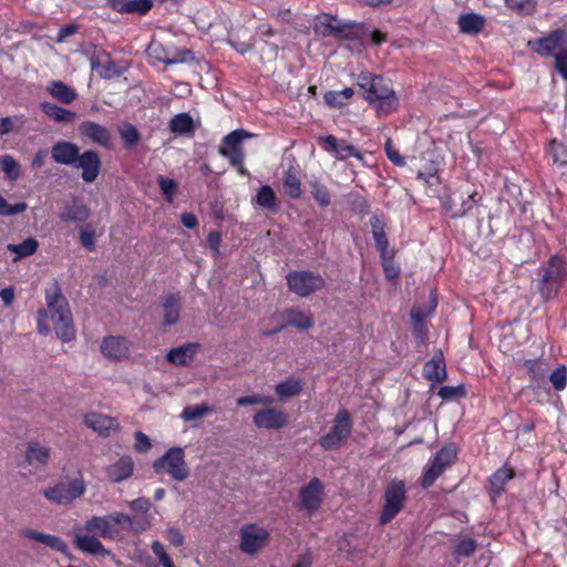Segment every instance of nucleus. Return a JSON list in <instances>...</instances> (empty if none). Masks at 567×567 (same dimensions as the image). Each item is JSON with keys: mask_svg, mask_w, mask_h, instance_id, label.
Instances as JSON below:
<instances>
[{"mask_svg": "<svg viewBox=\"0 0 567 567\" xmlns=\"http://www.w3.org/2000/svg\"><path fill=\"white\" fill-rule=\"evenodd\" d=\"M252 422L258 429L279 430L288 424V416L284 411L268 406L257 411Z\"/></svg>", "mask_w": 567, "mask_h": 567, "instance_id": "obj_16", "label": "nucleus"}, {"mask_svg": "<svg viewBox=\"0 0 567 567\" xmlns=\"http://www.w3.org/2000/svg\"><path fill=\"white\" fill-rule=\"evenodd\" d=\"M157 182L161 190L171 202L177 193V183L174 179L165 177L163 175H159L157 177Z\"/></svg>", "mask_w": 567, "mask_h": 567, "instance_id": "obj_51", "label": "nucleus"}, {"mask_svg": "<svg viewBox=\"0 0 567 567\" xmlns=\"http://www.w3.org/2000/svg\"><path fill=\"white\" fill-rule=\"evenodd\" d=\"M524 368L526 369L530 379L537 384L543 382L549 372L548 364L543 360H525Z\"/></svg>", "mask_w": 567, "mask_h": 567, "instance_id": "obj_37", "label": "nucleus"}, {"mask_svg": "<svg viewBox=\"0 0 567 567\" xmlns=\"http://www.w3.org/2000/svg\"><path fill=\"white\" fill-rule=\"evenodd\" d=\"M219 154L229 159L231 165H240L245 159V152L243 148H230L226 146H219Z\"/></svg>", "mask_w": 567, "mask_h": 567, "instance_id": "obj_49", "label": "nucleus"}, {"mask_svg": "<svg viewBox=\"0 0 567 567\" xmlns=\"http://www.w3.org/2000/svg\"><path fill=\"white\" fill-rule=\"evenodd\" d=\"M52 97L64 104H71L76 97V92L62 81H51L47 86Z\"/></svg>", "mask_w": 567, "mask_h": 567, "instance_id": "obj_29", "label": "nucleus"}, {"mask_svg": "<svg viewBox=\"0 0 567 567\" xmlns=\"http://www.w3.org/2000/svg\"><path fill=\"white\" fill-rule=\"evenodd\" d=\"M465 195L466 197L461 202L460 207H457V199H462L460 192L452 193L445 200L444 206L453 217H461L475 206L476 200L474 197L476 193L466 192Z\"/></svg>", "mask_w": 567, "mask_h": 567, "instance_id": "obj_23", "label": "nucleus"}, {"mask_svg": "<svg viewBox=\"0 0 567 567\" xmlns=\"http://www.w3.org/2000/svg\"><path fill=\"white\" fill-rule=\"evenodd\" d=\"M477 545L476 542L472 538L465 537L460 540L456 546L455 554L463 557H470L476 550Z\"/></svg>", "mask_w": 567, "mask_h": 567, "instance_id": "obj_56", "label": "nucleus"}, {"mask_svg": "<svg viewBox=\"0 0 567 567\" xmlns=\"http://www.w3.org/2000/svg\"><path fill=\"white\" fill-rule=\"evenodd\" d=\"M40 107L47 116L58 123H71L75 118L74 112L60 107L50 102L41 103Z\"/></svg>", "mask_w": 567, "mask_h": 567, "instance_id": "obj_31", "label": "nucleus"}, {"mask_svg": "<svg viewBox=\"0 0 567 567\" xmlns=\"http://www.w3.org/2000/svg\"><path fill=\"white\" fill-rule=\"evenodd\" d=\"M101 351L112 360H121L128 353V341L123 337H107L101 343Z\"/></svg>", "mask_w": 567, "mask_h": 567, "instance_id": "obj_24", "label": "nucleus"}, {"mask_svg": "<svg viewBox=\"0 0 567 567\" xmlns=\"http://www.w3.org/2000/svg\"><path fill=\"white\" fill-rule=\"evenodd\" d=\"M555 69L567 80V48L558 51L555 55Z\"/></svg>", "mask_w": 567, "mask_h": 567, "instance_id": "obj_60", "label": "nucleus"}, {"mask_svg": "<svg viewBox=\"0 0 567 567\" xmlns=\"http://www.w3.org/2000/svg\"><path fill=\"white\" fill-rule=\"evenodd\" d=\"M23 535L30 539H33L41 544H44L48 547H50L51 549H54L56 551H60L63 554L68 551L66 543L58 536L44 534V533L37 532L33 529H28V530L23 532Z\"/></svg>", "mask_w": 567, "mask_h": 567, "instance_id": "obj_28", "label": "nucleus"}, {"mask_svg": "<svg viewBox=\"0 0 567 567\" xmlns=\"http://www.w3.org/2000/svg\"><path fill=\"white\" fill-rule=\"evenodd\" d=\"M39 247V243L35 238H28L20 244H9L7 249L16 254L14 261L33 255Z\"/></svg>", "mask_w": 567, "mask_h": 567, "instance_id": "obj_38", "label": "nucleus"}, {"mask_svg": "<svg viewBox=\"0 0 567 567\" xmlns=\"http://www.w3.org/2000/svg\"><path fill=\"white\" fill-rule=\"evenodd\" d=\"M354 91L351 87H346L341 91H329L324 94V102L333 107H340L347 100L352 97Z\"/></svg>", "mask_w": 567, "mask_h": 567, "instance_id": "obj_42", "label": "nucleus"}, {"mask_svg": "<svg viewBox=\"0 0 567 567\" xmlns=\"http://www.w3.org/2000/svg\"><path fill=\"white\" fill-rule=\"evenodd\" d=\"M86 492V484L82 475L62 481L52 487L44 489V497L59 505H68L74 499L81 498Z\"/></svg>", "mask_w": 567, "mask_h": 567, "instance_id": "obj_6", "label": "nucleus"}, {"mask_svg": "<svg viewBox=\"0 0 567 567\" xmlns=\"http://www.w3.org/2000/svg\"><path fill=\"white\" fill-rule=\"evenodd\" d=\"M182 299L177 295H168L163 302V323L174 326L179 320Z\"/></svg>", "mask_w": 567, "mask_h": 567, "instance_id": "obj_27", "label": "nucleus"}, {"mask_svg": "<svg viewBox=\"0 0 567 567\" xmlns=\"http://www.w3.org/2000/svg\"><path fill=\"white\" fill-rule=\"evenodd\" d=\"M370 223L375 245L380 250L384 251L388 247V240L383 230V226L381 225L379 218L375 216L371 218Z\"/></svg>", "mask_w": 567, "mask_h": 567, "instance_id": "obj_48", "label": "nucleus"}, {"mask_svg": "<svg viewBox=\"0 0 567 567\" xmlns=\"http://www.w3.org/2000/svg\"><path fill=\"white\" fill-rule=\"evenodd\" d=\"M300 390H301L300 382L295 379H289V380L282 381L276 385V393L280 398H285V399H288V398H291V396L298 394L300 392Z\"/></svg>", "mask_w": 567, "mask_h": 567, "instance_id": "obj_46", "label": "nucleus"}, {"mask_svg": "<svg viewBox=\"0 0 567 567\" xmlns=\"http://www.w3.org/2000/svg\"><path fill=\"white\" fill-rule=\"evenodd\" d=\"M236 403L239 406H245V405H250V404H261L265 406H270L274 403V399L268 395L256 394V395H247V396L238 398L236 400Z\"/></svg>", "mask_w": 567, "mask_h": 567, "instance_id": "obj_50", "label": "nucleus"}, {"mask_svg": "<svg viewBox=\"0 0 567 567\" xmlns=\"http://www.w3.org/2000/svg\"><path fill=\"white\" fill-rule=\"evenodd\" d=\"M252 136L254 135L251 133L243 128L235 130L223 138L220 146H226L230 148H243V142Z\"/></svg>", "mask_w": 567, "mask_h": 567, "instance_id": "obj_43", "label": "nucleus"}, {"mask_svg": "<svg viewBox=\"0 0 567 567\" xmlns=\"http://www.w3.org/2000/svg\"><path fill=\"white\" fill-rule=\"evenodd\" d=\"M169 130L175 134H193L195 132L193 117L188 113L176 114L169 121Z\"/></svg>", "mask_w": 567, "mask_h": 567, "instance_id": "obj_35", "label": "nucleus"}, {"mask_svg": "<svg viewBox=\"0 0 567 567\" xmlns=\"http://www.w3.org/2000/svg\"><path fill=\"white\" fill-rule=\"evenodd\" d=\"M79 132L82 136L104 148H111L112 146L110 131L99 123L92 121L82 122L79 126Z\"/></svg>", "mask_w": 567, "mask_h": 567, "instance_id": "obj_19", "label": "nucleus"}, {"mask_svg": "<svg viewBox=\"0 0 567 567\" xmlns=\"http://www.w3.org/2000/svg\"><path fill=\"white\" fill-rule=\"evenodd\" d=\"M212 411H213L212 408L206 403L196 404V405H187L183 409V411L181 413V417L184 421H195V420H199V419L204 417Z\"/></svg>", "mask_w": 567, "mask_h": 567, "instance_id": "obj_41", "label": "nucleus"}, {"mask_svg": "<svg viewBox=\"0 0 567 567\" xmlns=\"http://www.w3.org/2000/svg\"><path fill=\"white\" fill-rule=\"evenodd\" d=\"M566 275V264L558 256H553L548 264L539 269L535 287L543 300L547 301L557 296Z\"/></svg>", "mask_w": 567, "mask_h": 567, "instance_id": "obj_3", "label": "nucleus"}, {"mask_svg": "<svg viewBox=\"0 0 567 567\" xmlns=\"http://www.w3.org/2000/svg\"><path fill=\"white\" fill-rule=\"evenodd\" d=\"M549 380H550L553 386L557 391L564 390L565 386H566V381H567V370H566V368L564 365L557 368L555 371H553L549 374Z\"/></svg>", "mask_w": 567, "mask_h": 567, "instance_id": "obj_54", "label": "nucleus"}, {"mask_svg": "<svg viewBox=\"0 0 567 567\" xmlns=\"http://www.w3.org/2000/svg\"><path fill=\"white\" fill-rule=\"evenodd\" d=\"M256 203L265 209L276 210L277 199L274 189L269 185L261 186L256 195Z\"/></svg>", "mask_w": 567, "mask_h": 567, "instance_id": "obj_39", "label": "nucleus"}, {"mask_svg": "<svg viewBox=\"0 0 567 567\" xmlns=\"http://www.w3.org/2000/svg\"><path fill=\"white\" fill-rule=\"evenodd\" d=\"M85 426L101 436H110L112 431H118L120 424L113 417L99 412H89L84 415Z\"/></svg>", "mask_w": 567, "mask_h": 567, "instance_id": "obj_18", "label": "nucleus"}, {"mask_svg": "<svg viewBox=\"0 0 567 567\" xmlns=\"http://www.w3.org/2000/svg\"><path fill=\"white\" fill-rule=\"evenodd\" d=\"M484 23V18L476 13L462 14L458 18L461 31L467 34H477L483 29Z\"/></svg>", "mask_w": 567, "mask_h": 567, "instance_id": "obj_33", "label": "nucleus"}, {"mask_svg": "<svg viewBox=\"0 0 567 567\" xmlns=\"http://www.w3.org/2000/svg\"><path fill=\"white\" fill-rule=\"evenodd\" d=\"M310 192L315 200L322 207L330 205V194L327 187L318 182L310 183Z\"/></svg>", "mask_w": 567, "mask_h": 567, "instance_id": "obj_47", "label": "nucleus"}, {"mask_svg": "<svg viewBox=\"0 0 567 567\" xmlns=\"http://www.w3.org/2000/svg\"><path fill=\"white\" fill-rule=\"evenodd\" d=\"M358 85L364 91V99L375 105L380 115H388L396 109L398 97L389 80L362 73L358 78Z\"/></svg>", "mask_w": 567, "mask_h": 567, "instance_id": "obj_2", "label": "nucleus"}, {"mask_svg": "<svg viewBox=\"0 0 567 567\" xmlns=\"http://www.w3.org/2000/svg\"><path fill=\"white\" fill-rule=\"evenodd\" d=\"M134 439H135V443H134L135 451H137L140 453H146L151 450L152 443H151L150 437L146 434L138 431L134 434Z\"/></svg>", "mask_w": 567, "mask_h": 567, "instance_id": "obj_62", "label": "nucleus"}, {"mask_svg": "<svg viewBox=\"0 0 567 567\" xmlns=\"http://www.w3.org/2000/svg\"><path fill=\"white\" fill-rule=\"evenodd\" d=\"M89 217V209L80 202H73L71 205L64 207L60 214V218L63 221H84Z\"/></svg>", "mask_w": 567, "mask_h": 567, "instance_id": "obj_34", "label": "nucleus"}, {"mask_svg": "<svg viewBox=\"0 0 567 567\" xmlns=\"http://www.w3.org/2000/svg\"><path fill=\"white\" fill-rule=\"evenodd\" d=\"M198 348L197 343H187L174 348L167 353V360L175 365H186L194 359Z\"/></svg>", "mask_w": 567, "mask_h": 567, "instance_id": "obj_26", "label": "nucleus"}, {"mask_svg": "<svg viewBox=\"0 0 567 567\" xmlns=\"http://www.w3.org/2000/svg\"><path fill=\"white\" fill-rule=\"evenodd\" d=\"M146 52L152 59L171 65V52L161 42L152 40Z\"/></svg>", "mask_w": 567, "mask_h": 567, "instance_id": "obj_40", "label": "nucleus"}, {"mask_svg": "<svg viewBox=\"0 0 567 567\" xmlns=\"http://www.w3.org/2000/svg\"><path fill=\"white\" fill-rule=\"evenodd\" d=\"M384 151L388 158L396 166H404L405 159L400 155L399 151L394 147L392 141L390 138L386 140L384 144Z\"/></svg>", "mask_w": 567, "mask_h": 567, "instance_id": "obj_58", "label": "nucleus"}, {"mask_svg": "<svg viewBox=\"0 0 567 567\" xmlns=\"http://www.w3.org/2000/svg\"><path fill=\"white\" fill-rule=\"evenodd\" d=\"M315 32L321 37H330L341 32V28L338 24L336 18L323 14L318 17L317 22L315 24Z\"/></svg>", "mask_w": 567, "mask_h": 567, "instance_id": "obj_36", "label": "nucleus"}, {"mask_svg": "<svg viewBox=\"0 0 567 567\" xmlns=\"http://www.w3.org/2000/svg\"><path fill=\"white\" fill-rule=\"evenodd\" d=\"M106 476L112 483H121L134 473V461L130 455L121 456L105 468Z\"/></svg>", "mask_w": 567, "mask_h": 567, "instance_id": "obj_21", "label": "nucleus"}, {"mask_svg": "<svg viewBox=\"0 0 567 567\" xmlns=\"http://www.w3.org/2000/svg\"><path fill=\"white\" fill-rule=\"evenodd\" d=\"M567 33L563 29L554 30L548 37L538 39L530 43L533 49L540 55H555L558 51L565 49Z\"/></svg>", "mask_w": 567, "mask_h": 567, "instance_id": "obj_17", "label": "nucleus"}, {"mask_svg": "<svg viewBox=\"0 0 567 567\" xmlns=\"http://www.w3.org/2000/svg\"><path fill=\"white\" fill-rule=\"evenodd\" d=\"M152 503L146 497H138L130 502V507L134 512L147 513L151 509Z\"/></svg>", "mask_w": 567, "mask_h": 567, "instance_id": "obj_64", "label": "nucleus"}, {"mask_svg": "<svg viewBox=\"0 0 567 567\" xmlns=\"http://www.w3.org/2000/svg\"><path fill=\"white\" fill-rule=\"evenodd\" d=\"M171 65L186 63L194 59L192 51L187 49L171 53Z\"/></svg>", "mask_w": 567, "mask_h": 567, "instance_id": "obj_63", "label": "nucleus"}, {"mask_svg": "<svg viewBox=\"0 0 567 567\" xmlns=\"http://www.w3.org/2000/svg\"><path fill=\"white\" fill-rule=\"evenodd\" d=\"M131 525V516L121 512H113L104 516H92L85 522L84 530L113 540L120 536V528L123 529L124 526Z\"/></svg>", "mask_w": 567, "mask_h": 567, "instance_id": "obj_4", "label": "nucleus"}, {"mask_svg": "<svg viewBox=\"0 0 567 567\" xmlns=\"http://www.w3.org/2000/svg\"><path fill=\"white\" fill-rule=\"evenodd\" d=\"M51 456V449L38 442H29L25 450V461L31 466H45Z\"/></svg>", "mask_w": 567, "mask_h": 567, "instance_id": "obj_25", "label": "nucleus"}, {"mask_svg": "<svg viewBox=\"0 0 567 567\" xmlns=\"http://www.w3.org/2000/svg\"><path fill=\"white\" fill-rule=\"evenodd\" d=\"M45 302L50 318L54 324L56 337L63 342L73 340L75 329L72 313L56 282H53L45 289Z\"/></svg>", "mask_w": 567, "mask_h": 567, "instance_id": "obj_1", "label": "nucleus"}, {"mask_svg": "<svg viewBox=\"0 0 567 567\" xmlns=\"http://www.w3.org/2000/svg\"><path fill=\"white\" fill-rule=\"evenodd\" d=\"M289 290L299 297H308L311 293L322 290L326 286L323 277L310 270L290 271L286 276Z\"/></svg>", "mask_w": 567, "mask_h": 567, "instance_id": "obj_7", "label": "nucleus"}, {"mask_svg": "<svg viewBox=\"0 0 567 567\" xmlns=\"http://www.w3.org/2000/svg\"><path fill=\"white\" fill-rule=\"evenodd\" d=\"M351 432L352 421L350 414L347 410L342 409L336 414L329 432L319 440V444L326 451L339 450L348 442Z\"/></svg>", "mask_w": 567, "mask_h": 567, "instance_id": "obj_5", "label": "nucleus"}, {"mask_svg": "<svg viewBox=\"0 0 567 567\" xmlns=\"http://www.w3.org/2000/svg\"><path fill=\"white\" fill-rule=\"evenodd\" d=\"M79 153V146L68 141L56 142L51 147L52 159L58 164L71 167L75 165V161L78 159Z\"/></svg>", "mask_w": 567, "mask_h": 567, "instance_id": "obj_20", "label": "nucleus"}, {"mask_svg": "<svg viewBox=\"0 0 567 567\" xmlns=\"http://www.w3.org/2000/svg\"><path fill=\"white\" fill-rule=\"evenodd\" d=\"M278 317L284 320V323L270 331H264L266 337L272 336L282 331L286 327H293L300 331L310 329L315 324L313 315L309 310H300L298 308H288L278 313Z\"/></svg>", "mask_w": 567, "mask_h": 567, "instance_id": "obj_11", "label": "nucleus"}, {"mask_svg": "<svg viewBox=\"0 0 567 567\" xmlns=\"http://www.w3.org/2000/svg\"><path fill=\"white\" fill-rule=\"evenodd\" d=\"M454 457L455 451L452 447H443L439 451L423 473L421 480L422 487L427 488L433 485L436 478L445 471L446 466L453 462Z\"/></svg>", "mask_w": 567, "mask_h": 567, "instance_id": "obj_13", "label": "nucleus"}, {"mask_svg": "<svg viewBox=\"0 0 567 567\" xmlns=\"http://www.w3.org/2000/svg\"><path fill=\"white\" fill-rule=\"evenodd\" d=\"M118 133L126 147L128 148L135 146L141 140L140 132L131 123H123L118 128Z\"/></svg>", "mask_w": 567, "mask_h": 567, "instance_id": "obj_45", "label": "nucleus"}, {"mask_svg": "<svg viewBox=\"0 0 567 567\" xmlns=\"http://www.w3.org/2000/svg\"><path fill=\"white\" fill-rule=\"evenodd\" d=\"M28 208L25 203L9 204L3 196L0 195V215L12 216L23 213Z\"/></svg>", "mask_w": 567, "mask_h": 567, "instance_id": "obj_52", "label": "nucleus"}, {"mask_svg": "<svg viewBox=\"0 0 567 567\" xmlns=\"http://www.w3.org/2000/svg\"><path fill=\"white\" fill-rule=\"evenodd\" d=\"M94 235H95V230L91 225H87L86 227H81V229H80L81 244L85 248L93 249L94 245H95Z\"/></svg>", "mask_w": 567, "mask_h": 567, "instance_id": "obj_61", "label": "nucleus"}, {"mask_svg": "<svg viewBox=\"0 0 567 567\" xmlns=\"http://www.w3.org/2000/svg\"><path fill=\"white\" fill-rule=\"evenodd\" d=\"M512 478V471L507 468H499L491 477L492 486L499 492L504 484Z\"/></svg>", "mask_w": 567, "mask_h": 567, "instance_id": "obj_55", "label": "nucleus"}, {"mask_svg": "<svg viewBox=\"0 0 567 567\" xmlns=\"http://www.w3.org/2000/svg\"><path fill=\"white\" fill-rule=\"evenodd\" d=\"M282 187L284 192L290 198H299L301 196V182L298 176V173L295 168L290 167L285 172L282 178Z\"/></svg>", "mask_w": 567, "mask_h": 567, "instance_id": "obj_32", "label": "nucleus"}, {"mask_svg": "<svg viewBox=\"0 0 567 567\" xmlns=\"http://www.w3.org/2000/svg\"><path fill=\"white\" fill-rule=\"evenodd\" d=\"M0 167L11 181H17L21 176V167L11 155L0 157Z\"/></svg>", "mask_w": 567, "mask_h": 567, "instance_id": "obj_44", "label": "nucleus"}, {"mask_svg": "<svg viewBox=\"0 0 567 567\" xmlns=\"http://www.w3.org/2000/svg\"><path fill=\"white\" fill-rule=\"evenodd\" d=\"M464 394H465V389L463 385H457V386L445 385L439 390V395L443 400H451V399L460 398V396H463Z\"/></svg>", "mask_w": 567, "mask_h": 567, "instance_id": "obj_59", "label": "nucleus"}, {"mask_svg": "<svg viewBox=\"0 0 567 567\" xmlns=\"http://www.w3.org/2000/svg\"><path fill=\"white\" fill-rule=\"evenodd\" d=\"M405 485L402 481H391L384 491V505L380 516V524L391 522L402 509L405 502Z\"/></svg>", "mask_w": 567, "mask_h": 567, "instance_id": "obj_9", "label": "nucleus"}, {"mask_svg": "<svg viewBox=\"0 0 567 567\" xmlns=\"http://www.w3.org/2000/svg\"><path fill=\"white\" fill-rule=\"evenodd\" d=\"M323 484L317 477H312L307 485L301 486L297 505L299 511L312 516L323 502Z\"/></svg>", "mask_w": 567, "mask_h": 567, "instance_id": "obj_10", "label": "nucleus"}, {"mask_svg": "<svg viewBox=\"0 0 567 567\" xmlns=\"http://www.w3.org/2000/svg\"><path fill=\"white\" fill-rule=\"evenodd\" d=\"M506 4L519 13L530 14L535 11L534 0H505Z\"/></svg>", "mask_w": 567, "mask_h": 567, "instance_id": "obj_53", "label": "nucleus"}, {"mask_svg": "<svg viewBox=\"0 0 567 567\" xmlns=\"http://www.w3.org/2000/svg\"><path fill=\"white\" fill-rule=\"evenodd\" d=\"M101 166L102 162L97 152L89 150L82 154L79 153L73 168L82 171L81 177L84 182L93 183L101 172Z\"/></svg>", "mask_w": 567, "mask_h": 567, "instance_id": "obj_15", "label": "nucleus"}, {"mask_svg": "<svg viewBox=\"0 0 567 567\" xmlns=\"http://www.w3.org/2000/svg\"><path fill=\"white\" fill-rule=\"evenodd\" d=\"M240 549L248 555H254L266 547L269 533L256 525H246L240 528Z\"/></svg>", "mask_w": 567, "mask_h": 567, "instance_id": "obj_12", "label": "nucleus"}, {"mask_svg": "<svg viewBox=\"0 0 567 567\" xmlns=\"http://www.w3.org/2000/svg\"><path fill=\"white\" fill-rule=\"evenodd\" d=\"M334 154L339 159H346L348 157H357L358 159H362V155L358 153L352 145L347 144L344 141H340Z\"/></svg>", "mask_w": 567, "mask_h": 567, "instance_id": "obj_57", "label": "nucleus"}, {"mask_svg": "<svg viewBox=\"0 0 567 567\" xmlns=\"http://www.w3.org/2000/svg\"><path fill=\"white\" fill-rule=\"evenodd\" d=\"M153 467L156 473L166 472L178 482H183L189 476V468L185 462V453L182 447H171L154 462Z\"/></svg>", "mask_w": 567, "mask_h": 567, "instance_id": "obj_8", "label": "nucleus"}, {"mask_svg": "<svg viewBox=\"0 0 567 567\" xmlns=\"http://www.w3.org/2000/svg\"><path fill=\"white\" fill-rule=\"evenodd\" d=\"M106 4L120 13L143 16L153 8V0H106Z\"/></svg>", "mask_w": 567, "mask_h": 567, "instance_id": "obj_22", "label": "nucleus"}, {"mask_svg": "<svg viewBox=\"0 0 567 567\" xmlns=\"http://www.w3.org/2000/svg\"><path fill=\"white\" fill-rule=\"evenodd\" d=\"M423 375L434 382H441L445 379L446 370L442 354L434 355L424 364Z\"/></svg>", "mask_w": 567, "mask_h": 567, "instance_id": "obj_30", "label": "nucleus"}, {"mask_svg": "<svg viewBox=\"0 0 567 567\" xmlns=\"http://www.w3.org/2000/svg\"><path fill=\"white\" fill-rule=\"evenodd\" d=\"M95 533H87L84 527L73 533V544L82 553L105 557L111 555Z\"/></svg>", "mask_w": 567, "mask_h": 567, "instance_id": "obj_14", "label": "nucleus"}]
</instances>
